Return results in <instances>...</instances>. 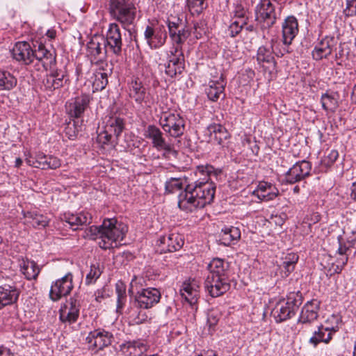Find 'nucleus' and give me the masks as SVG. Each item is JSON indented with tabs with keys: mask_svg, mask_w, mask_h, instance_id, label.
Masks as SVG:
<instances>
[{
	"mask_svg": "<svg viewBox=\"0 0 356 356\" xmlns=\"http://www.w3.org/2000/svg\"><path fill=\"white\" fill-rule=\"evenodd\" d=\"M195 173L199 179L188 184L178 196L179 207L186 212L210 204L216 193V184L212 179H216L218 172L212 165H199Z\"/></svg>",
	"mask_w": 356,
	"mask_h": 356,
	"instance_id": "nucleus-1",
	"label": "nucleus"
},
{
	"mask_svg": "<svg viewBox=\"0 0 356 356\" xmlns=\"http://www.w3.org/2000/svg\"><path fill=\"white\" fill-rule=\"evenodd\" d=\"M127 231L124 225L118 223L115 218H108L100 226L90 227L87 234L92 239H99V247L106 250L116 247L123 240Z\"/></svg>",
	"mask_w": 356,
	"mask_h": 356,
	"instance_id": "nucleus-2",
	"label": "nucleus"
},
{
	"mask_svg": "<svg viewBox=\"0 0 356 356\" xmlns=\"http://www.w3.org/2000/svg\"><path fill=\"white\" fill-rule=\"evenodd\" d=\"M124 127V119L118 108L111 107L102 118V124L98 127L97 141L102 145L116 143Z\"/></svg>",
	"mask_w": 356,
	"mask_h": 356,
	"instance_id": "nucleus-3",
	"label": "nucleus"
},
{
	"mask_svg": "<svg viewBox=\"0 0 356 356\" xmlns=\"http://www.w3.org/2000/svg\"><path fill=\"white\" fill-rule=\"evenodd\" d=\"M108 10L111 16L124 29L134 24L137 13L135 0H109Z\"/></svg>",
	"mask_w": 356,
	"mask_h": 356,
	"instance_id": "nucleus-4",
	"label": "nucleus"
},
{
	"mask_svg": "<svg viewBox=\"0 0 356 356\" xmlns=\"http://www.w3.org/2000/svg\"><path fill=\"white\" fill-rule=\"evenodd\" d=\"M161 108L159 124L163 131L170 137H181L185 131L184 118L175 111H165L163 107Z\"/></svg>",
	"mask_w": 356,
	"mask_h": 356,
	"instance_id": "nucleus-5",
	"label": "nucleus"
},
{
	"mask_svg": "<svg viewBox=\"0 0 356 356\" xmlns=\"http://www.w3.org/2000/svg\"><path fill=\"white\" fill-rule=\"evenodd\" d=\"M302 304V296L300 292L291 293L286 299L279 300L271 314L276 322L280 323L290 318L295 310Z\"/></svg>",
	"mask_w": 356,
	"mask_h": 356,
	"instance_id": "nucleus-6",
	"label": "nucleus"
},
{
	"mask_svg": "<svg viewBox=\"0 0 356 356\" xmlns=\"http://www.w3.org/2000/svg\"><path fill=\"white\" fill-rule=\"evenodd\" d=\"M144 136L152 140V146L158 151H163L165 156L177 154L173 145L165 140L163 134L156 125L149 124L147 126L144 131Z\"/></svg>",
	"mask_w": 356,
	"mask_h": 356,
	"instance_id": "nucleus-7",
	"label": "nucleus"
},
{
	"mask_svg": "<svg viewBox=\"0 0 356 356\" xmlns=\"http://www.w3.org/2000/svg\"><path fill=\"white\" fill-rule=\"evenodd\" d=\"M255 12L257 20L260 23L263 22L264 27L270 28L275 24L277 15L270 0H261Z\"/></svg>",
	"mask_w": 356,
	"mask_h": 356,
	"instance_id": "nucleus-8",
	"label": "nucleus"
},
{
	"mask_svg": "<svg viewBox=\"0 0 356 356\" xmlns=\"http://www.w3.org/2000/svg\"><path fill=\"white\" fill-rule=\"evenodd\" d=\"M184 69V56L183 50L179 47L170 49L168 54V63L165 65V73L170 77L180 74Z\"/></svg>",
	"mask_w": 356,
	"mask_h": 356,
	"instance_id": "nucleus-9",
	"label": "nucleus"
},
{
	"mask_svg": "<svg viewBox=\"0 0 356 356\" xmlns=\"http://www.w3.org/2000/svg\"><path fill=\"white\" fill-rule=\"evenodd\" d=\"M108 50L103 36H93L87 44V54L92 63H97L104 60Z\"/></svg>",
	"mask_w": 356,
	"mask_h": 356,
	"instance_id": "nucleus-10",
	"label": "nucleus"
},
{
	"mask_svg": "<svg viewBox=\"0 0 356 356\" xmlns=\"http://www.w3.org/2000/svg\"><path fill=\"white\" fill-rule=\"evenodd\" d=\"M161 299V293L156 288L142 289L135 296V304L140 309L154 307Z\"/></svg>",
	"mask_w": 356,
	"mask_h": 356,
	"instance_id": "nucleus-11",
	"label": "nucleus"
},
{
	"mask_svg": "<svg viewBox=\"0 0 356 356\" xmlns=\"http://www.w3.org/2000/svg\"><path fill=\"white\" fill-rule=\"evenodd\" d=\"M144 36L151 49H159L165 43L167 32L163 25H148L145 30Z\"/></svg>",
	"mask_w": 356,
	"mask_h": 356,
	"instance_id": "nucleus-12",
	"label": "nucleus"
},
{
	"mask_svg": "<svg viewBox=\"0 0 356 356\" xmlns=\"http://www.w3.org/2000/svg\"><path fill=\"white\" fill-rule=\"evenodd\" d=\"M72 280V274L68 273L63 277L54 282L51 284L49 291L51 299L54 301H56L61 297L68 295L73 289Z\"/></svg>",
	"mask_w": 356,
	"mask_h": 356,
	"instance_id": "nucleus-13",
	"label": "nucleus"
},
{
	"mask_svg": "<svg viewBox=\"0 0 356 356\" xmlns=\"http://www.w3.org/2000/svg\"><path fill=\"white\" fill-rule=\"evenodd\" d=\"M319 309L320 301L316 299L308 301L302 308L298 321L302 325L301 329L305 334H307L309 324L317 319Z\"/></svg>",
	"mask_w": 356,
	"mask_h": 356,
	"instance_id": "nucleus-14",
	"label": "nucleus"
},
{
	"mask_svg": "<svg viewBox=\"0 0 356 356\" xmlns=\"http://www.w3.org/2000/svg\"><path fill=\"white\" fill-rule=\"evenodd\" d=\"M206 290L212 297H218L229 289L230 284L227 277L208 275L204 282Z\"/></svg>",
	"mask_w": 356,
	"mask_h": 356,
	"instance_id": "nucleus-15",
	"label": "nucleus"
},
{
	"mask_svg": "<svg viewBox=\"0 0 356 356\" xmlns=\"http://www.w3.org/2000/svg\"><path fill=\"white\" fill-rule=\"evenodd\" d=\"M81 308L80 300L76 297H71L60 309V319L69 324L75 323L79 316Z\"/></svg>",
	"mask_w": 356,
	"mask_h": 356,
	"instance_id": "nucleus-16",
	"label": "nucleus"
},
{
	"mask_svg": "<svg viewBox=\"0 0 356 356\" xmlns=\"http://www.w3.org/2000/svg\"><path fill=\"white\" fill-rule=\"evenodd\" d=\"M312 170L311 163L305 160L296 162L285 174L286 181L295 184L308 177Z\"/></svg>",
	"mask_w": 356,
	"mask_h": 356,
	"instance_id": "nucleus-17",
	"label": "nucleus"
},
{
	"mask_svg": "<svg viewBox=\"0 0 356 356\" xmlns=\"http://www.w3.org/2000/svg\"><path fill=\"white\" fill-rule=\"evenodd\" d=\"M105 44L114 54L119 55L122 51V40L119 25L111 23L106 31Z\"/></svg>",
	"mask_w": 356,
	"mask_h": 356,
	"instance_id": "nucleus-18",
	"label": "nucleus"
},
{
	"mask_svg": "<svg viewBox=\"0 0 356 356\" xmlns=\"http://www.w3.org/2000/svg\"><path fill=\"white\" fill-rule=\"evenodd\" d=\"M184 245L182 237L177 233H171L168 235L161 236L157 242V251L160 253L168 252H175L179 250Z\"/></svg>",
	"mask_w": 356,
	"mask_h": 356,
	"instance_id": "nucleus-19",
	"label": "nucleus"
},
{
	"mask_svg": "<svg viewBox=\"0 0 356 356\" xmlns=\"http://www.w3.org/2000/svg\"><path fill=\"white\" fill-rule=\"evenodd\" d=\"M129 96L143 107H150L153 98L140 81H132L130 86Z\"/></svg>",
	"mask_w": 356,
	"mask_h": 356,
	"instance_id": "nucleus-20",
	"label": "nucleus"
},
{
	"mask_svg": "<svg viewBox=\"0 0 356 356\" xmlns=\"http://www.w3.org/2000/svg\"><path fill=\"white\" fill-rule=\"evenodd\" d=\"M168 26L170 38L173 42V47L171 49L179 47L182 50V44L191 35L190 31L175 22H169Z\"/></svg>",
	"mask_w": 356,
	"mask_h": 356,
	"instance_id": "nucleus-21",
	"label": "nucleus"
},
{
	"mask_svg": "<svg viewBox=\"0 0 356 356\" xmlns=\"http://www.w3.org/2000/svg\"><path fill=\"white\" fill-rule=\"evenodd\" d=\"M299 32L297 18L293 15L285 18L282 24V42L285 45H289Z\"/></svg>",
	"mask_w": 356,
	"mask_h": 356,
	"instance_id": "nucleus-22",
	"label": "nucleus"
},
{
	"mask_svg": "<svg viewBox=\"0 0 356 356\" xmlns=\"http://www.w3.org/2000/svg\"><path fill=\"white\" fill-rule=\"evenodd\" d=\"M337 330V327H329L321 324L317 326V329L314 330L312 336L309 339V343L314 347H316L320 343H328Z\"/></svg>",
	"mask_w": 356,
	"mask_h": 356,
	"instance_id": "nucleus-23",
	"label": "nucleus"
},
{
	"mask_svg": "<svg viewBox=\"0 0 356 356\" xmlns=\"http://www.w3.org/2000/svg\"><path fill=\"white\" fill-rule=\"evenodd\" d=\"M180 293L191 305H195L200 296V282L195 279L186 280L180 289Z\"/></svg>",
	"mask_w": 356,
	"mask_h": 356,
	"instance_id": "nucleus-24",
	"label": "nucleus"
},
{
	"mask_svg": "<svg viewBox=\"0 0 356 356\" xmlns=\"http://www.w3.org/2000/svg\"><path fill=\"white\" fill-rule=\"evenodd\" d=\"M112 334L104 330L90 332L86 337L87 343L92 347L102 350L111 343Z\"/></svg>",
	"mask_w": 356,
	"mask_h": 356,
	"instance_id": "nucleus-25",
	"label": "nucleus"
},
{
	"mask_svg": "<svg viewBox=\"0 0 356 356\" xmlns=\"http://www.w3.org/2000/svg\"><path fill=\"white\" fill-rule=\"evenodd\" d=\"M14 59L25 65L33 63V49L27 42H17L12 49Z\"/></svg>",
	"mask_w": 356,
	"mask_h": 356,
	"instance_id": "nucleus-26",
	"label": "nucleus"
},
{
	"mask_svg": "<svg viewBox=\"0 0 356 356\" xmlns=\"http://www.w3.org/2000/svg\"><path fill=\"white\" fill-rule=\"evenodd\" d=\"M299 256L294 252H289L281 257L280 263L277 265V275L282 278H286L295 270Z\"/></svg>",
	"mask_w": 356,
	"mask_h": 356,
	"instance_id": "nucleus-27",
	"label": "nucleus"
},
{
	"mask_svg": "<svg viewBox=\"0 0 356 356\" xmlns=\"http://www.w3.org/2000/svg\"><path fill=\"white\" fill-rule=\"evenodd\" d=\"M207 131L211 143H216L222 148L227 147L229 134L224 127L219 124H213L208 127Z\"/></svg>",
	"mask_w": 356,
	"mask_h": 356,
	"instance_id": "nucleus-28",
	"label": "nucleus"
},
{
	"mask_svg": "<svg viewBox=\"0 0 356 356\" xmlns=\"http://www.w3.org/2000/svg\"><path fill=\"white\" fill-rule=\"evenodd\" d=\"M33 63L35 61L36 65L39 67L40 65L44 70H47L55 62V57L42 44L33 49Z\"/></svg>",
	"mask_w": 356,
	"mask_h": 356,
	"instance_id": "nucleus-29",
	"label": "nucleus"
},
{
	"mask_svg": "<svg viewBox=\"0 0 356 356\" xmlns=\"http://www.w3.org/2000/svg\"><path fill=\"white\" fill-rule=\"evenodd\" d=\"M226 83L221 74L209 81L208 86L205 89L209 99L213 102L217 101L220 96H225L224 90Z\"/></svg>",
	"mask_w": 356,
	"mask_h": 356,
	"instance_id": "nucleus-30",
	"label": "nucleus"
},
{
	"mask_svg": "<svg viewBox=\"0 0 356 356\" xmlns=\"http://www.w3.org/2000/svg\"><path fill=\"white\" fill-rule=\"evenodd\" d=\"M90 99V95L86 94L76 97L68 106L70 116L80 118L89 106Z\"/></svg>",
	"mask_w": 356,
	"mask_h": 356,
	"instance_id": "nucleus-31",
	"label": "nucleus"
},
{
	"mask_svg": "<svg viewBox=\"0 0 356 356\" xmlns=\"http://www.w3.org/2000/svg\"><path fill=\"white\" fill-rule=\"evenodd\" d=\"M63 220L70 225L72 229H77L79 226L91 223L92 215L88 211L76 213H65Z\"/></svg>",
	"mask_w": 356,
	"mask_h": 356,
	"instance_id": "nucleus-32",
	"label": "nucleus"
},
{
	"mask_svg": "<svg viewBox=\"0 0 356 356\" xmlns=\"http://www.w3.org/2000/svg\"><path fill=\"white\" fill-rule=\"evenodd\" d=\"M278 189L270 183L266 181L259 182L257 188L253 191V195L262 201L274 200L278 195Z\"/></svg>",
	"mask_w": 356,
	"mask_h": 356,
	"instance_id": "nucleus-33",
	"label": "nucleus"
},
{
	"mask_svg": "<svg viewBox=\"0 0 356 356\" xmlns=\"http://www.w3.org/2000/svg\"><path fill=\"white\" fill-rule=\"evenodd\" d=\"M120 348L124 356H143L147 350L146 344L140 340L125 342Z\"/></svg>",
	"mask_w": 356,
	"mask_h": 356,
	"instance_id": "nucleus-34",
	"label": "nucleus"
},
{
	"mask_svg": "<svg viewBox=\"0 0 356 356\" xmlns=\"http://www.w3.org/2000/svg\"><path fill=\"white\" fill-rule=\"evenodd\" d=\"M65 76L64 72L56 70L43 79L42 86L50 92L58 89L63 86Z\"/></svg>",
	"mask_w": 356,
	"mask_h": 356,
	"instance_id": "nucleus-35",
	"label": "nucleus"
},
{
	"mask_svg": "<svg viewBox=\"0 0 356 356\" xmlns=\"http://www.w3.org/2000/svg\"><path fill=\"white\" fill-rule=\"evenodd\" d=\"M273 40L268 45L261 46L257 54V59L259 63L268 65V67L274 68L275 67V60L273 56Z\"/></svg>",
	"mask_w": 356,
	"mask_h": 356,
	"instance_id": "nucleus-36",
	"label": "nucleus"
},
{
	"mask_svg": "<svg viewBox=\"0 0 356 356\" xmlns=\"http://www.w3.org/2000/svg\"><path fill=\"white\" fill-rule=\"evenodd\" d=\"M19 295L17 288L7 285L0 286V309L17 301Z\"/></svg>",
	"mask_w": 356,
	"mask_h": 356,
	"instance_id": "nucleus-37",
	"label": "nucleus"
},
{
	"mask_svg": "<svg viewBox=\"0 0 356 356\" xmlns=\"http://www.w3.org/2000/svg\"><path fill=\"white\" fill-rule=\"evenodd\" d=\"M332 40L328 38H323L317 43L312 51L314 59L319 60L330 56L332 51Z\"/></svg>",
	"mask_w": 356,
	"mask_h": 356,
	"instance_id": "nucleus-38",
	"label": "nucleus"
},
{
	"mask_svg": "<svg viewBox=\"0 0 356 356\" xmlns=\"http://www.w3.org/2000/svg\"><path fill=\"white\" fill-rule=\"evenodd\" d=\"M241 238V231L238 227L230 226L225 227L221 230L220 241L221 244L228 246L235 243Z\"/></svg>",
	"mask_w": 356,
	"mask_h": 356,
	"instance_id": "nucleus-39",
	"label": "nucleus"
},
{
	"mask_svg": "<svg viewBox=\"0 0 356 356\" xmlns=\"http://www.w3.org/2000/svg\"><path fill=\"white\" fill-rule=\"evenodd\" d=\"M20 271L27 280H35L40 273V268L33 261L22 259L19 261Z\"/></svg>",
	"mask_w": 356,
	"mask_h": 356,
	"instance_id": "nucleus-40",
	"label": "nucleus"
},
{
	"mask_svg": "<svg viewBox=\"0 0 356 356\" xmlns=\"http://www.w3.org/2000/svg\"><path fill=\"white\" fill-rule=\"evenodd\" d=\"M25 223L31 225L34 227L44 228L49 222V218L40 213L33 211H28L24 214Z\"/></svg>",
	"mask_w": 356,
	"mask_h": 356,
	"instance_id": "nucleus-41",
	"label": "nucleus"
},
{
	"mask_svg": "<svg viewBox=\"0 0 356 356\" xmlns=\"http://www.w3.org/2000/svg\"><path fill=\"white\" fill-rule=\"evenodd\" d=\"M17 83V79L10 72L0 70V90H11Z\"/></svg>",
	"mask_w": 356,
	"mask_h": 356,
	"instance_id": "nucleus-42",
	"label": "nucleus"
},
{
	"mask_svg": "<svg viewBox=\"0 0 356 356\" xmlns=\"http://www.w3.org/2000/svg\"><path fill=\"white\" fill-rule=\"evenodd\" d=\"M227 268V265L223 259L215 258L211 260L208 265V269L209 270V275L226 277L225 271Z\"/></svg>",
	"mask_w": 356,
	"mask_h": 356,
	"instance_id": "nucleus-43",
	"label": "nucleus"
},
{
	"mask_svg": "<svg viewBox=\"0 0 356 356\" xmlns=\"http://www.w3.org/2000/svg\"><path fill=\"white\" fill-rule=\"evenodd\" d=\"M339 246L337 250V253L340 256V257L337 260V268L336 272H340L343 268V266L347 263L348 261V257H347V252L349 251V248L346 247L345 245H342L341 239L342 238L341 236H339L337 237Z\"/></svg>",
	"mask_w": 356,
	"mask_h": 356,
	"instance_id": "nucleus-44",
	"label": "nucleus"
},
{
	"mask_svg": "<svg viewBox=\"0 0 356 356\" xmlns=\"http://www.w3.org/2000/svg\"><path fill=\"white\" fill-rule=\"evenodd\" d=\"M102 273V268L97 262L90 265L89 273L86 275V284L90 285L95 283Z\"/></svg>",
	"mask_w": 356,
	"mask_h": 356,
	"instance_id": "nucleus-45",
	"label": "nucleus"
},
{
	"mask_svg": "<svg viewBox=\"0 0 356 356\" xmlns=\"http://www.w3.org/2000/svg\"><path fill=\"white\" fill-rule=\"evenodd\" d=\"M138 309V307L136 309L131 308L129 310V319L132 324H141L147 320L148 316L146 312Z\"/></svg>",
	"mask_w": 356,
	"mask_h": 356,
	"instance_id": "nucleus-46",
	"label": "nucleus"
},
{
	"mask_svg": "<svg viewBox=\"0 0 356 356\" xmlns=\"http://www.w3.org/2000/svg\"><path fill=\"white\" fill-rule=\"evenodd\" d=\"M108 84V75L106 72L97 71L95 73V79L92 86L95 90H102Z\"/></svg>",
	"mask_w": 356,
	"mask_h": 356,
	"instance_id": "nucleus-47",
	"label": "nucleus"
},
{
	"mask_svg": "<svg viewBox=\"0 0 356 356\" xmlns=\"http://www.w3.org/2000/svg\"><path fill=\"white\" fill-rule=\"evenodd\" d=\"M185 183L186 180L181 178H171L165 182V191L169 193H175L181 190Z\"/></svg>",
	"mask_w": 356,
	"mask_h": 356,
	"instance_id": "nucleus-48",
	"label": "nucleus"
},
{
	"mask_svg": "<svg viewBox=\"0 0 356 356\" xmlns=\"http://www.w3.org/2000/svg\"><path fill=\"white\" fill-rule=\"evenodd\" d=\"M115 291L117 293V311L118 312L122 308L126 302V287L122 282H120L115 284Z\"/></svg>",
	"mask_w": 356,
	"mask_h": 356,
	"instance_id": "nucleus-49",
	"label": "nucleus"
},
{
	"mask_svg": "<svg viewBox=\"0 0 356 356\" xmlns=\"http://www.w3.org/2000/svg\"><path fill=\"white\" fill-rule=\"evenodd\" d=\"M321 104L325 111L334 112L337 107V101L333 96L325 93L321 96Z\"/></svg>",
	"mask_w": 356,
	"mask_h": 356,
	"instance_id": "nucleus-50",
	"label": "nucleus"
},
{
	"mask_svg": "<svg viewBox=\"0 0 356 356\" xmlns=\"http://www.w3.org/2000/svg\"><path fill=\"white\" fill-rule=\"evenodd\" d=\"M47 155H45L42 153H39L36 154L35 161H33L31 159H26V162L30 166L46 169V165H47Z\"/></svg>",
	"mask_w": 356,
	"mask_h": 356,
	"instance_id": "nucleus-51",
	"label": "nucleus"
},
{
	"mask_svg": "<svg viewBox=\"0 0 356 356\" xmlns=\"http://www.w3.org/2000/svg\"><path fill=\"white\" fill-rule=\"evenodd\" d=\"M207 0H187V5L192 13L199 14L207 7Z\"/></svg>",
	"mask_w": 356,
	"mask_h": 356,
	"instance_id": "nucleus-52",
	"label": "nucleus"
},
{
	"mask_svg": "<svg viewBox=\"0 0 356 356\" xmlns=\"http://www.w3.org/2000/svg\"><path fill=\"white\" fill-rule=\"evenodd\" d=\"M245 25H247V22L243 19L241 20L232 19V22L228 29L229 34L232 37L236 36Z\"/></svg>",
	"mask_w": 356,
	"mask_h": 356,
	"instance_id": "nucleus-53",
	"label": "nucleus"
},
{
	"mask_svg": "<svg viewBox=\"0 0 356 356\" xmlns=\"http://www.w3.org/2000/svg\"><path fill=\"white\" fill-rule=\"evenodd\" d=\"M219 321V314L216 311H211L208 313L207 316V325L209 330L211 333L215 330V326Z\"/></svg>",
	"mask_w": 356,
	"mask_h": 356,
	"instance_id": "nucleus-54",
	"label": "nucleus"
},
{
	"mask_svg": "<svg viewBox=\"0 0 356 356\" xmlns=\"http://www.w3.org/2000/svg\"><path fill=\"white\" fill-rule=\"evenodd\" d=\"M233 19L236 20L244 19L247 22L248 19L247 11L241 5H236L233 11Z\"/></svg>",
	"mask_w": 356,
	"mask_h": 356,
	"instance_id": "nucleus-55",
	"label": "nucleus"
},
{
	"mask_svg": "<svg viewBox=\"0 0 356 356\" xmlns=\"http://www.w3.org/2000/svg\"><path fill=\"white\" fill-rule=\"evenodd\" d=\"M143 279L142 277H138L134 276L131 280L129 287V292L132 294H137V291H140V288L143 286Z\"/></svg>",
	"mask_w": 356,
	"mask_h": 356,
	"instance_id": "nucleus-56",
	"label": "nucleus"
},
{
	"mask_svg": "<svg viewBox=\"0 0 356 356\" xmlns=\"http://www.w3.org/2000/svg\"><path fill=\"white\" fill-rule=\"evenodd\" d=\"M339 156V153L335 149H332L330 151L327 155H326L324 159L322 160V163L326 165L330 166L332 165Z\"/></svg>",
	"mask_w": 356,
	"mask_h": 356,
	"instance_id": "nucleus-57",
	"label": "nucleus"
},
{
	"mask_svg": "<svg viewBox=\"0 0 356 356\" xmlns=\"http://www.w3.org/2000/svg\"><path fill=\"white\" fill-rule=\"evenodd\" d=\"M344 13L346 16H353L356 15V0H346V6L344 9Z\"/></svg>",
	"mask_w": 356,
	"mask_h": 356,
	"instance_id": "nucleus-58",
	"label": "nucleus"
},
{
	"mask_svg": "<svg viewBox=\"0 0 356 356\" xmlns=\"http://www.w3.org/2000/svg\"><path fill=\"white\" fill-rule=\"evenodd\" d=\"M46 169H57L61 165L60 159L53 156H48Z\"/></svg>",
	"mask_w": 356,
	"mask_h": 356,
	"instance_id": "nucleus-59",
	"label": "nucleus"
},
{
	"mask_svg": "<svg viewBox=\"0 0 356 356\" xmlns=\"http://www.w3.org/2000/svg\"><path fill=\"white\" fill-rule=\"evenodd\" d=\"M0 356H13V353L9 348L0 346Z\"/></svg>",
	"mask_w": 356,
	"mask_h": 356,
	"instance_id": "nucleus-60",
	"label": "nucleus"
},
{
	"mask_svg": "<svg viewBox=\"0 0 356 356\" xmlns=\"http://www.w3.org/2000/svg\"><path fill=\"white\" fill-rule=\"evenodd\" d=\"M195 356H217V354L212 350H202L200 353L196 354Z\"/></svg>",
	"mask_w": 356,
	"mask_h": 356,
	"instance_id": "nucleus-61",
	"label": "nucleus"
},
{
	"mask_svg": "<svg viewBox=\"0 0 356 356\" xmlns=\"http://www.w3.org/2000/svg\"><path fill=\"white\" fill-rule=\"evenodd\" d=\"M195 356H217V354L212 350H202L200 353L196 354Z\"/></svg>",
	"mask_w": 356,
	"mask_h": 356,
	"instance_id": "nucleus-62",
	"label": "nucleus"
},
{
	"mask_svg": "<svg viewBox=\"0 0 356 356\" xmlns=\"http://www.w3.org/2000/svg\"><path fill=\"white\" fill-rule=\"evenodd\" d=\"M195 356H217V354L212 350H202L200 353L196 354Z\"/></svg>",
	"mask_w": 356,
	"mask_h": 356,
	"instance_id": "nucleus-63",
	"label": "nucleus"
},
{
	"mask_svg": "<svg viewBox=\"0 0 356 356\" xmlns=\"http://www.w3.org/2000/svg\"><path fill=\"white\" fill-rule=\"evenodd\" d=\"M350 197L356 201V181L353 182L350 187Z\"/></svg>",
	"mask_w": 356,
	"mask_h": 356,
	"instance_id": "nucleus-64",
	"label": "nucleus"
}]
</instances>
